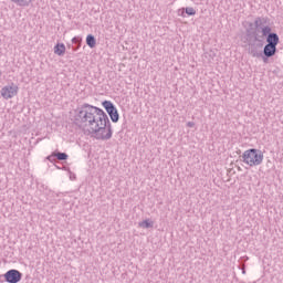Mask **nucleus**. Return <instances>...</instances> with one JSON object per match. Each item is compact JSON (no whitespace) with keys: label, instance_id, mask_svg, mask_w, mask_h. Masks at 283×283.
I'll return each instance as SVG.
<instances>
[{"label":"nucleus","instance_id":"obj_19","mask_svg":"<svg viewBox=\"0 0 283 283\" xmlns=\"http://www.w3.org/2000/svg\"><path fill=\"white\" fill-rule=\"evenodd\" d=\"M243 275L247 273V270H242Z\"/></svg>","mask_w":283,"mask_h":283},{"label":"nucleus","instance_id":"obj_5","mask_svg":"<svg viewBox=\"0 0 283 283\" xmlns=\"http://www.w3.org/2000/svg\"><path fill=\"white\" fill-rule=\"evenodd\" d=\"M102 107H104L105 112L108 114L112 123H118L120 120V115L118 114V108H116V105L112 103V101H103Z\"/></svg>","mask_w":283,"mask_h":283},{"label":"nucleus","instance_id":"obj_3","mask_svg":"<svg viewBox=\"0 0 283 283\" xmlns=\"http://www.w3.org/2000/svg\"><path fill=\"white\" fill-rule=\"evenodd\" d=\"M102 114L101 108L84 103L75 109L74 125L80 128H85L87 125H92L96 118L95 114Z\"/></svg>","mask_w":283,"mask_h":283},{"label":"nucleus","instance_id":"obj_17","mask_svg":"<svg viewBox=\"0 0 283 283\" xmlns=\"http://www.w3.org/2000/svg\"><path fill=\"white\" fill-rule=\"evenodd\" d=\"M70 178H71L72 180H76V175H71Z\"/></svg>","mask_w":283,"mask_h":283},{"label":"nucleus","instance_id":"obj_6","mask_svg":"<svg viewBox=\"0 0 283 283\" xmlns=\"http://www.w3.org/2000/svg\"><path fill=\"white\" fill-rule=\"evenodd\" d=\"M4 281L8 283H19L23 277V273L19 270H9L3 274Z\"/></svg>","mask_w":283,"mask_h":283},{"label":"nucleus","instance_id":"obj_2","mask_svg":"<svg viewBox=\"0 0 283 283\" xmlns=\"http://www.w3.org/2000/svg\"><path fill=\"white\" fill-rule=\"evenodd\" d=\"M102 113L96 112L94 114L95 119L94 123L88 124L86 127L88 134L96 138V140H109L114 134L112 129V122H109V117L107 113L101 108Z\"/></svg>","mask_w":283,"mask_h":283},{"label":"nucleus","instance_id":"obj_14","mask_svg":"<svg viewBox=\"0 0 283 283\" xmlns=\"http://www.w3.org/2000/svg\"><path fill=\"white\" fill-rule=\"evenodd\" d=\"M54 154H55L56 160L63 161V160H67V158H70L67 153H62V151L55 150Z\"/></svg>","mask_w":283,"mask_h":283},{"label":"nucleus","instance_id":"obj_21","mask_svg":"<svg viewBox=\"0 0 283 283\" xmlns=\"http://www.w3.org/2000/svg\"><path fill=\"white\" fill-rule=\"evenodd\" d=\"M238 171H242V168L238 167Z\"/></svg>","mask_w":283,"mask_h":283},{"label":"nucleus","instance_id":"obj_1","mask_svg":"<svg viewBox=\"0 0 283 283\" xmlns=\"http://www.w3.org/2000/svg\"><path fill=\"white\" fill-rule=\"evenodd\" d=\"M241 41L250 56L262 59L263 63H269V59H273L277 54L280 35L273 32L271 18L262 15L256 17L254 22H248L245 35Z\"/></svg>","mask_w":283,"mask_h":283},{"label":"nucleus","instance_id":"obj_8","mask_svg":"<svg viewBox=\"0 0 283 283\" xmlns=\"http://www.w3.org/2000/svg\"><path fill=\"white\" fill-rule=\"evenodd\" d=\"M185 13L188 17H196V9H193V7H187L178 10L179 17H185Z\"/></svg>","mask_w":283,"mask_h":283},{"label":"nucleus","instance_id":"obj_11","mask_svg":"<svg viewBox=\"0 0 283 283\" xmlns=\"http://www.w3.org/2000/svg\"><path fill=\"white\" fill-rule=\"evenodd\" d=\"M73 43V51L76 52L77 50L81 49V43H83V39L81 36H74L72 39Z\"/></svg>","mask_w":283,"mask_h":283},{"label":"nucleus","instance_id":"obj_16","mask_svg":"<svg viewBox=\"0 0 283 283\" xmlns=\"http://www.w3.org/2000/svg\"><path fill=\"white\" fill-rule=\"evenodd\" d=\"M187 127H196V123H193V122H188V123H187Z\"/></svg>","mask_w":283,"mask_h":283},{"label":"nucleus","instance_id":"obj_12","mask_svg":"<svg viewBox=\"0 0 283 283\" xmlns=\"http://www.w3.org/2000/svg\"><path fill=\"white\" fill-rule=\"evenodd\" d=\"M86 45L93 50V48H96V38L93 34H88L86 36Z\"/></svg>","mask_w":283,"mask_h":283},{"label":"nucleus","instance_id":"obj_18","mask_svg":"<svg viewBox=\"0 0 283 283\" xmlns=\"http://www.w3.org/2000/svg\"><path fill=\"white\" fill-rule=\"evenodd\" d=\"M54 167H56V169H61V167H60V166H56V164H54Z\"/></svg>","mask_w":283,"mask_h":283},{"label":"nucleus","instance_id":"obj_13","mask_svg":"<svg viewBox=\"0 0 283 283\" xmlns=\"http://www.w3.org/2000/svg\"><path fill=\"white\" fill-rule=\"evenodd\" d=\"M11 3H15L20 8H28L30 3H32V0H10Z\"/></svg>","mask_w":283,"mask_h":283},{"label":"nucleus","instance_id":"obj_9","mask_svg":"<svg viewBox=\"0 0 283 283\" xmlns=\"http://www.w3.org/2000/svg\"><path fill=\"white\" fill-rule=\"evenodd\" d=\"M54 54H57V56H64L65 55V44L57 43L54 46Z\"/></svg>","mask_w":283,"mask_h":283},{"label":"nucleus","instance_id":"obj_15","mask_svg":"<svg viewBox=\"0 0 283 283\" xmlns=\"http://www.w3.org/2000/svg\"><path fill=\"white\" fill-rule=\"evenodd\" d=\"M46 160H49V163H52L54 165V163H56V156L55 153L53 151L51 155H49L46 157Z\"/></svg>","mask_w":283,"mask_h":283},{"label":"nucleus","instance_id":"obj_4","mask_svg":"<svg viewBox=\"0 0 283 283\" xmlns=\"http://www.w3.org/2000/svg\"><path fill=\"white\" fill-rule=\"evenodd\" d=\"M240 158L241 163L249 165V167H258L262 165V160H264V153L258 148H250L245 150Z\"/></svg>","mask_w":283,"mask_h":283},{"label":"nucleus","instance_id":"obj_10","mask_svg":"<svg viewBox=\"0 0 283 283\" xmlns=\"http://www.w3.org/2000/svg\"><path fill=\"white\" fill-rule=\"evenodd\" d=\"M138 227H140V229H154V221L150 219L143 220L138 223Z\"/></svg>","mask_w":283,"mask_h":283},{"label":"nucleus","instance_id":"obj_7","mask_svg":"<svg viewBox=\"0 0 283 283\" xmlns=\"http://www.w3.org/2000/svg\"><path fill=\"white\" fill-rule=\"evenodd\" d=\"M19 94V86L14 85H7L1 88V96L8 101V98H12L13 96H17Z\"/></svg>","mask_w":283,"mask_h":283},{"label":"nucleus","instance_id":"obj_20","mask_svg":"<svg viewBox=\"0 0 283 283\" xmlns=\"http://www.w3.org/2000/svg\"><path fill=\"white\" fill-rule=\"evenodd\" d=\"M237 154H242V150H238Z\"/></svg>","mask_w":283,"mask_h":283}]
</instances>
